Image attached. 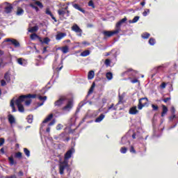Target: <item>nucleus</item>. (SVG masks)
<instances>
[{
	"instance_id": "f257e3e1",
	"label": "nucleus",
	"mask_w": 178,
	"mask_h": 178,
	"mask_svg": "<svg viewBox=\"0 0 178 178\" xmlns=\"http://www.w3.org/2000/svg\"><path fill=\"white\" fill-rule=\"evenodd\" d=\"M149 106V99L147 97H142L138 99V109L139 111L143 110L144 107Z\"/></svg>"
},
{
	"instance_id": "f03ea898",
	"label": "nucleus",
	"mask_w": 178,
	"mask_h": 178,
	"mask_svg": "<svg viewBox=\"0 0 178 178\" xmlns=\"http://www.w3.org/2000/svg\"><path fill=\"white\" fill-rule=\"evenodd\" d=\"M36 95L35 94H29V95H23L19 96V97H18V99L16 100V104H22L23 102L25 101V99H35L36 98Z\"/></svg>"
},
{
	"instance_id": "7ed1b4c3",
	"label": "nucleus",
	"mask_w": 178,
	"mask_h": 178,
	"mask_svg": "<svg viewBox=\"0 0 178 178\" xmlns=\"http://www.w3.org/2000/svg\"><path fill=\"white\" fill-rule=\"evenodd\" d=\"M74 106L73 100L72 99H68L67 102V104H65V106L62 107L61 110L64 112H70L72 111Z\"/></svg>"
},
{
	"instance_id": "20e7f679",
	"label": "nucleus",
	"mask_w": 178,
	"mask_h": 178,
	"mask_svg": "<svg viewBox=\"0 0 178 178\" xmlns=\"http://www.w3.org/2000/svg\"><path fill=\"white\" fill-rule=\"evenodd\" d=\"M120 31H121L120 29H115V30L113 31H104L103 34H104V35H105L108 38H111L114 35L119 34Z\"/></svg>"
},
{
	"instance_id": "39448f33",
	"label": "nucleus",
	"mask_w": 178,
	"mask_h": 178,
	"mask_svg": "<svg viewBox=\"0 0 178 178\" xmlns=\"http://www.w3.org/2000/svg\"><path fill=\"white\" fill-rule=\"evenodd\" d=\"M3 42H10V44L13 45L15 47H20L19 41H17L16 39L7 38L5 39V40Z\"/></svg>"
},
{
	"instance_id": "423d86ee",
	"label": "nucleus",
	"mask_w": 178,
	"mask_h": 178,
	"mask_svg": "<svg viewBox=\"0 0 178 178\" xmlns=\"http://www.w3.org/2000/svg\"><path fill=\"white\" fill-rule=\"evenodd\" d=\"M71 30L72 31H74L76 34H79V37H81L82 35V29L77 25V24H74L72 27H71Z\"/></svg>"
},
{
	"instance_id": "0eeeda50",
	"label": "nucleus",
	"mask_w": 178,
	"mask_h": 178,
	"mask_svg": "<svg viewBox=\"0 0 178 178\" xmlns=\"http://www.w3.org/2000/svg\"><path fill=\"white\" fill-rule=\"evenodd\" d=\"M65 100H66L65 97H60L55 102L54 106H56L57 108H60L63 105L64 102Z\"/></svg>"
},
{
	"instance_id": "6e6552de",
	"label": "nucleus",
	"mask_w": 178,
	"mask_h": 178,
	"mask_svg": "<svg viewBox=\"0 0 178 178\" xmlns=\"http://www.w3.org/2000/svg\"><path fill=\"white\" fill-rule=\"evenodd\" d=\"M127 22V17H124L123 19H120V21H118L117 24H115V29H119L122 31L120 27L123 24H125Z\"/></svg>"
},
{
	"instance_id": "1a4fd4ad",
	"label": "nucleus",
	"mask_w": 178,
	"mask_h": 178,
	"mask_svg": "<svg viewBox=\"0 0 178 178\" xmlns=\"http://www.w3.org/2000/svg\"><path fill=\"white\" fill-rule=\"evenodd\" d=\"M6 4L8 5V6L4 8L5 13L10 14L13 12V6L10 3L6 2Z\"/></svg>"
},
{
	"instance_id": "9d476101",
	"label": "nucleus",
	"mask_w": 178,
	"mask_h": 178,
	"mask_svg": "<svg viewBox=\"0 0 178 178\" xmlns=\"http://www.w3.org/2000/svg\"><path fill=\"white\" fill-rule=\"evenodd\" d=\"M73 151H74V149L72 148V149L68 150L67 152H65V154L64 155L65 161H66L69 160L70 158H72Z\"/></svg>"
},
{
	"instance_id": "9b49d317",
	"label": "nucleus",
	"mask_w": 178,
	"mask_h": 178,
	"mask_svg": "<svg viewBox=\"0 0 178 178\" xmlns=\"http://www.w3.org/2000/svg\"><path fill=\"white\" fill-rule=\"evenodd\" d=\"M65 162L62 163V164L59 165V174L63 175L64 174V170L67 167V163H65L64 165Z\"/></svg>"
},
{
	"instance_id": "f8f14e48",
	"label": "nucleus",
	"mask_w": 178,
	"mask_h": 178,
	"mask_svg": "<svg viewBox=\"0 0 178 178\" xmlns=\"http://www.w3.org/2000/svg\"><path fill=\"white\" fill-rule=\"evenodd\" d=\"M161 107H162L161 118H164L167 115V113L169 111V109L164 104H162Z\"/></svg>"
},
{
	"instance_id": "ddd939ff",
	"label": "nucleus",
	"mask_w": 178,
	"mask_h": 178,
	"mask_svg": "<svg viewBox=\"0 0 178 178\" xmlns=\"http://www.w3.org/2000/svg\"><path fill=\"white\" fill-rule=\"evenodd\" d=\"M72 6L74 8L78 10L79 11H80L82 13L85 14L86 13V11L83 8H82L79 4L72 3Z\"/></svg>"
},
{
	"instance_id": "4468645a",
	"label": "nucleus",
	"mask_w": 178,
	"mask_h": 178,
	"mask_svg": "<svg viewBox=\"0 0 178 178\" xmlns=\"http://www.w3.org/2000/svg\"><path fill=\"white\" fill-rule=\"evenodd\" d=\"M129 115H137L138 113V111L137 110V106H132L129 108Z\"/></svg>"
},
{
	"instance_id": "2eb2a0df",
	"label": "nucleus",
	"mask_w": 178,
	"mask_h": 178,
	"mask_svg": "<svg viewBox=\"0 0 178 178\" xmlns=\"http://www.w3.org/2000/svg\"><path fill=\"white\" fill-rule=\"evenodd\" d=\"M45 13L47 15L50 16V17H51V19L53 20H54L55 22H57L56 18L54 17V14H52L51 10H49V8L46 9Z\"/></svg>"
},
{
	"instance_id": "dca6fc26",
	"label": "nucleus",
	"mask_w": 178,
	"mask_h": 178,
	"mask_svg": "<svg viewBox=\"0 0 178 178\" xmlns=\"http://www.w3.org/2000/svg\"><path fill=\"white\" fill-rule=\"evenodd\" d=\"M52 118H54V114L50 113L49 115H47L46 119H44L42 123L43 124L48 123L52 120Z\"/></svg>"
},
{
	"instance_id": "f3484780",
	"label": "nucleus",
	"mask_w": 178,
	"mask_h": 178,
	"mask_svg": "<svg viewBox=\"0 0 178 178\" xmlns=\"http://www.w3.org/2000/svg\"><path fill=\"white\" fill-rule=\"evenodd\" d=\"M65 36H66V33H59L56 35V40H61Z\"/></svg>"
},
{
	"instance_id": "a211bd4d",
	"label": "nucleus",
	"mask_w": 178,
	"mask_h": 178,
	"mask_svg": "<svg viewBox=\"0 0 178 178\" xmlns=\"http://www.w3.org/2000/svg\"><path fill=\"white\" fill-rule=\"evenodd\" d=\"M24 13V10H23L21 7H17L16 15L17 16H22Z\"/></svg>"
},
{
	"instance_id": "6ab92c4d",
	"label": "nucleus",
	"mask_w": 178,
	"mask_h": 178,
	"mask_svg": "<svg viewBox=\"0 0 178 178\" xmlns=\"http://www.w3.org/2000/svg\"><path fill=\"white\" fill-rule=\"evenodd\" d=\"M104 118H105V115L104 114H100V115L97 117L96 120H95V122L96 123L101 122L104 119Z\"/></svg>"
},
{
	"instance_id": "aec40b11",
	"label": "nucleus",
	"mask_w": 178,
	"mask_h": 178,
	"mask_svg": "<svg viewBox=\"0 0 178 178\" xmlns=\"http://www.w3.org/2000/svg\"><path fill=\"white\" fill-rule=\"evenodd\" d=\"M40 42L43 44H46L47 45H49V42L51 41V40L49 38H44V40H42V39H41V38H40Z\"/></svg>"
},
{
	"instance_id": "412c9836",
	"label": "nucleus",
	"mask_w": 178,
	"mask_h": 178,
	"mask_svg": "<svg viewBox=\"0 0 178 178\" xmlns=\"http://www.w3.org/2000/svg\"><path fill=\"white\" fill-rule=\"evenodd\" d=\"M60 51L63 54H67L69 53V47L67 45H65L63 47H60Z\"/></svg>"
},
{
	"instance_id": "4be33fe9",
	"label": "nucleus",
	"mask_w": 178,
	"mask_h": 178,
	"mask_svg": "<svg viewBox=\"0 0 178 178\" xmlns=\"http://www.w3.org/2000/svg\"><path fill=\"white\" fill-rule=\"evenodd\" d=\"M95 76V73L94 72L93 70L89 71V72L88 74V80L92 79Z\"/></svg>"
},
{
	"instance_id": "5701e85b",
	"label": "nucleus",
	"mask_w": 178,
	"mask_h": 178,
	"mask_svg": "<svg viewBox=\"0 0 178 178\" xmlns=\"http://www.w3.org/2000/svg\"><path fill=\"white\" fill-rule=\"evenodd\" d=\"M8 161H9V165H17V162L14 160L13 156L8 157Z\"/></svg>"
},
{
	"instance_id": "b1692460",
	"label": "nucleus",
	"mask_w": 178,
	"mask_h": 178,
	"mask_svg": "<svg viewBox=\"0 0 178 178\" xmlns=\"http://www.w3.org/2000/svg\"><path fill=\"white\" fill-rule=\"evenodd\" d=\"M8 122H9V124H11L15 123V118L13 115H8Z\"/></svg>"
},
{
	"instance_id": "393cba45",
	"label": "nucleus",
	"mask_w": 178,
	"mask_h": 178,
	"mask_svg": "<svg viewBox=\"0 0 178 178\" xmlns=\"http://www.w3.org/2000/svg\"><path fill=\"white\" fill-rule=\"evenodd\" d=\"M16 105L17 106L18 111L20 113H24V106H23L22 104H16Z\"/></svg>"
},
{
	"instance_id": "a878e982",
	"label": "nucleus",
	"mask_w": 178,
	"mask_h": 178,
	"mask_svg": "<svg viewBox=\"0 0 178 178\" xmlns=\"http://www.w3.org/2000/svg\"><path fill=\"white\" fill-rule=\"evenodd\" d=\"M90 54V50H85L84 51L81 52V54H80V56L86 57V56H88Z\"/></svg>"
},
{
	"instance_id": "bb28decb",
	"label": "nucleus",
	"mask_w": 178,
	"mask_h": 178,
	"mask_svg": "<svg viewBox=\"0 0 178 178\" xmlns=\"http://www.w3.org/2000/svg\"><path fill=\"white\" fill-rule=\"evenodd\" d=\"M39 30V27L38 26H35L33 27H31V29L29 30V33H33L37 32Z\"/></svg>"
},
{
	"instance_id": "cd10ccee",
	"label": "nucleus",
	"mask_w": 178,
	"mask_h": 178,
	"mask_svg": "<svg viewBox=\"0 0 178 178\" xmlns=\"http://www.w3.org/2000/svg\"><path fill=\"white\" fill-rule=\"evenodd\" d=\"M149 36H151V34H149V33L145 32L141 34V38L147 40L149 38Z\"/></svg>"
},
{
	"instance_id": "c85d7f7f",
	"label": "nucleus",
	"mask_w": 178,
	"mask_h": 178,
	"mask_svg": "<svg viewBox=\"0 0 178 178\" xmlns=\"http://www.w3.org/2000/svg\"><path fill=\"white\" fill-rule=\"evenodd\" d=\"M106 78L108 80L111 81L113 78V75L112 72H106Z\"/></svg>"
},
{
	"instance_id": "c756f323",
	"label": "nucleus",
	"mask_w": 178,
	"mask_h": 178,
	"mask_svg": "<svg viewBox=\"0 0 178 178\" xmlns=\"http://www.w3.org/2000/svg\"><path fill=\"white\" fill-rule=\"evenodd\" d=\"M4 79H5L6 81H7L8 83L10 82V74L8 72L5 73Z\"/></svg>"
},
{
	"instance_id": "7c9ffc66",
	"label": "nucleus",
	"mask_w": 178,
	"mask_h": 178,
	"mask_svg": "<svg viewBox=\"0 0 178 178\" xmlns=\"http://www.w3.org/2000/svg\"><path fill=\"white\" fill-rule=\"evenodd\" d=\"M95 88V83H92V86L90 88H89V90L88 92V95H91L93 92V90Z\"/></svg>"
},
{
	"instance_id": "2f4dec72",
	"label": "nucleus",
	"mask_w": 178,
	"mask_h": 178,
	"mask_svg": "<svg viewBox=\"0 0 178 178\" xmlns=\"http://www.w3.org/2000/svg\"><path fill=\"white\" fill-rule=\"evenodd\" d=\"M58 16H64L66 14V10H64V9H58Z\"/></svg>"
},
{
	"instance_id": "473e14b6",
	"label": "nucleus",
	"mask_w": 178,
	"mask_h": 178,
	"mask_svg": "<svg viewBox=\"0 0 178 178\" xmlns=\"http://www.w3.org/2000/svg\"><path fill=\"white\" fill-rule=\"evenodd\" d=\"M24 154H26V157L30 158L31 156V152L27 148H24Z\"/></svg>"
},
{
	"instance_id": "72a5a7b5",
	"label": "nucleus",
	"mask_w": 178,
	"mask_h": 178,
	"mask_svg": "<svg viewBox=\"0 0 178 178\" xmlns=\"http://www.w3.org/2000/svg\"><path fill=\"white\" fill-rule=\"evenodd\" d=\"M88 6L91 7L92 9H95V4L92 0L88 1Z\"/></svg>"
},
{
	"instance_id": "f704fd0d",
	"label": "nucleus",
	"mask_w": 178,
	"mask_h": 178,
	"mask_svg": "<svg viewBox=\"0 0 178 178\" xmlns=\"http://www.w3.org/2000/svg\"><path fill=\"white\" fill-rule=\"evenodd\" d=\"M33 4L38 6L40 9H42L44 7L42 3H41L40 1H35Z\"/></svg>"
},
{
	"instance_id": "c9c22d12",
	"label": "nucleus",
	"mask_w": 178,
	"mask_h": 178,
	"mask_svg": "<svg viewBox=\"0 0 178 178\" xmlns=\"http://www.w3.org/2000/svg\"><path fill=\"white\" fill-rule=\"evenodd\" d=\"M36 38H38V40H40V37L38 35H37L36 33H33V34L31 35V39L32 40H35Z\"/></svg>"
},
{
	"instance_id": "e433bc0d",
	"label": "nucleus",
	"mask_w": 178,
	"mask_h": 178,
	"mask_svg": "<svg viewBox=\"0 0 178 178\" xmlns=\"http://www.w3.org/2000/svg\"><path fill=\"white\" fill-rule=\"evenodd\" d=\"M26 120L29 124H31L33 122V115H28Z\"/></svg>"
},
{
	"instance_id": "4c0bfd02",
	"label": "nucleus",
	"mask_w": 178,
	"mask_h": 178,
	"mask_svg": "<svg viewBox=\"0 0 178 178\" xmlns=\"http://www.w3.org/2000/svg\"><path fill=\"white\" fill-rule=\"evenodd\" d=\"M15 158L21 159L22 158V153L21 152H17L16 154H15Z\"/></svg>"
},
{
	"instance_id": "58836bf2",
	"label": "nucleus",
	"mask_w": 178,
	"mask_h": 178,
	"mask_svg": "<svg viewBox=\"0 0 178 178\" xmlns=\"http://www.w3.org/2000/svg\"><path fill=\"white\" fill-rule=\"evenodd\" d=\"M138 19H140V17L139 16H135L134 18H133L132 21H129V22L131 23V24H135L138 21Z\"/></svg>"
},
{
	"instance_id": "ea45409f",
	"label": "nucleus",
	"mask_w": 178,
	"mask_h": 178,
	"mask_svg": "<svg viewBox=\"0 0 178 178\" xmlns=\"http://www.w3.org/2000/svg\"><path fill=\"white\" fill-rule=\"evenodd\" d=\"M111 110H112V111H116V110H117V108L114 107V104H112L111 105V106H108V111H107V113L110 112V111H111Z\"/></svg>"
},
{
	"instance_id": "a19ab883",
	"label": "nucleus",
	"mask_w": 178,
	"mask_h": 178,
	"mask_svg": "<svg viewBox=\"0 0 178 178\" xmlns=\"http://www.w3.org/2000/svg\"><path fill=\"white\" fill-rule=\"evenodd\" d=\"M29 6H31L33 9L35 10V12H39L40 9L38 7L35 6L33 3L29 4Z\"/></svg>"
},
{
	"instance_id": "79ce46f5",
	"label": "nucleus",
	"mask_w": 178,
	"mask_h": 178,
	"mask_svg": "<svg viewBox=\"0 0 178 178\" xmlns=\"http://www.w3.org/2000/svg\"><path fill=\"white\" fill-rule=\"evenodd\" d=\"M127 152V147H122L120 148V153L121 154H126Z\"/></svg>"
},
{
	"instance_id": "37998d69",
	"label": "nucleus",
	"mask_w": 178,
	"mask_h": 178,
	"mask_svg": "<svg viewBox=\"0 0 178 178\" xmlns=\"http://www.w3.org/2000/svg\"><path fill=\"white\" fill-rule=\"evenodd\" d=\"M155 42H156V41H155V39L154 38H150L149 40V44L150 45H152V46L154 45Z\"/></svg>"
},
{
	"instance_id": "c03bdc74",
	"label": "nucleus",
	"mask_w": 178,
	"mask_h": 178,
	"mask_svg": "<svg viewBox=\"0 0 178 178\" xmlns=\"http://www.w3.org/2000/svg\"><path fill=\"white\" fill-rule=\"evenodd\" d=\"M111 61L110 59L106 58V59L105 60V65H106V67H109V66L111 65Z\"/></svg>"
},
{
	"instance_id": "a18cd8bd",
	"label": "nucleus",
	"mask_w": 178,
	"mask_h": 178,
	"mask_svg": "<svg viewBox=\"0 0 178 178\" xmlns=\"http://www.w3.org/2000/svg\"><path fill=\"white\" fill-rule=\"evenodd\" d=\"M152 111H156L159 110V106L155 104H152Z\"/></svg>"
},
{
	"instance_id": "49530a36",
	"label": "nucleus",
	"mask_w": 178,
	"mask_h": 178,
	"mask_svg": "<svg viewBox=\"0 0 178 178\" xmlns=\"http://www.w3.org/2000/svg\"><path fill=\"white\" fill-rule=\"evenodd\" d=\"M38 99H40V101H43L45 102L47 100V97L46 96H38Z\"/></svg>"
},
{
	"instance_id": "de8ad7c7",
	"label": "nucleus",
	"mask_w": 178,
	"mask_h": 178,
	"mask_svg": "<svg viewBox=\"0 0 178 178\" xmlns=\"http://www.w3.org/2000/svg\"><path fill=\"white\" fill-rule=\"evenodd\" d=\"M129 151H130V152L132 153V154H136V150H135L134 146L130 147Z\"/></svg>"
},
{
	"instance_id": "09e8293b",
	"label": "nucleus",
	"mask_w": 178,
	"mask_h": 178,
	"mask_svg": "<svg viewBox=\"0 0 178 178\" xmlns=\"http://www.w3.org/2000/svg\"><path fill=\"white\" fill-rule=\"evenodd\" d=\"M5 143V140L3 138H0V147L3 145V144Z\"/></svg>"
},
{
	"instance_id": "8fccbe9b",
	"label": "nucleus",
	"mask_w": 178,
	"mask_h": 178,
	"mask_svg": "<svg viewBox=\"0 0 178 178\" xmlns=\"http://www.w3.org/2000/svg\"><path fill=\"white\" fill-rule=\"evenodd\" d=\"M23 59L22 58H17V63L21 65H23Z\"/></svg>"
},
{
	"instance_id": "3c124183",
	"label": "nucleus",
	"mask_w": 178,
	"mask_h": 178,
	"mask_svg": "<svg viewBox=\"0 0 178 178\" xmlns=\"http://www.w3.org/2000/svg\"><path fill=\"white\" fill-rule=\"evenodd\" d=\"M166 83L163 82L161 85H160V88H161V89H165V88H166Z\"/></svg>"
},
{
	"instance_id": "603ef678",
	"label": "nucleus",
	"mask_w": 178,
	"mask_h": 178,
	"mask_svg": "<svg viewBox=\"0 0 178 178\" xmlns=\"http://www.w3.org/2000/svg\"><path fill=\"white\" fill-rule=\"evenodd\" d=\"M56 120H52L51 122L49 123V127L54 126L55 124Z\"/></svg>"
},
{
	"instance_id": "864d4df0",
	"label": "nucleus",
	"mask_w": 178,
	"mask_h": 178,
	"mask_svg": "<svg viewBox=\"0 0 178 178\" xmlns=\"http://www.w3.org/2000/svg\"><path fill=\"white\" fill-rule=\"evenodd\" d=\"M171 113L172 115H175V112H176V110H175V108L174 106L171 107Z\"/></svg>"
},
{
	"instance_id": "5fc2aeb1",
	"label": "nucleus",
	"mask_w": 178,
	"mask_h": 178,
	"mask_svg": "<svg viewBox=\"0 0 178 178\" xmlns=\"http://www.w3.org/2000/svg\"><path fill=\"white\" fill-rule=\"evenodd\" d=\"M176 118L175 114H172V115L170 116V118H168V119L170 120V121H172L173 119H175Z\"/></svg>"
},
{
	"instance_id": "6e6d98bb",
	"label": "nucleus",
	"mask_w": 178,
	"mask_h": 178,
	"mask_svg": "<svg viewBox=\"0 0 178 178\" xmlns=\"http://www.w3.org/2000/svg\"><path fill=\"white\" fill-rule=\"evenodd\" d=\"M0 83H1V86H6V81H5V80L4 79H2L1 81H0Z\"/></svg>"
},
{
	"instance_id": "4d7b16f0",
	"label": "nucleus",
	"mask_w": 178,
	"mask_h": 178,
	"mask_svg": "<svg viewBox=\"0 0 178 178\" xmlns=\"http://www.w3.org/2000/svg\"><path fill=\"white\" fill-rule=\"evenodd\" d=\"M168 101H170V97H165L163 99V102H164V103H167Z\"/></svg>"
},
{
	"instance_id": "13d9d810",
	"label": "nucleus",
	"mask_w": 178,
	"mask_h": 178,
	"mask_svg": "<svg viewBox=\"0 0 178 178\" xmlns=\"http://www.w3.org/2000/svg\"><path fill=\"white\" fill-rule=\"evenodd\" d=\"M31 104V100H26V101L25 102L26 106H30Z\"/></svg>"
},
{
	"instance_id": "bf43d9fd",
	"label": "nucleus",
	"mask_w": 178,
	"mask_h": 178,
	"mask_svg": "<svg viewBox=\"0 0 178 178\" xmlns=\"http://www.w3.org/2000/svg\"><path fill=\"white\" fill-rule=\"evenodd\" d=\"M131 83H137L138 82V80L136 79H131Z\"/></svg>"
},
{
	"instance_id": "052dcab7",
	"label": "nucleus",
	"mask_w": 178,
	"mask_h": 178,
	"mask_svg": "<svg viewBox=\"0 0 178 178\" xmlns=\"http://www.w3.org/2000/svg\"><path fill=\"white\" fill-rule=\"evenodd\" d=\"M127 72H134L135 73H137V71L132 70V68L127 69Z\"/></svg>"
},
{
	"instance_id": "680f3d73",
	"label": "nucleus",
	"mask_w": 178,
	"mask_h": 178,
	"mask_svg": "<svg viewBox=\"0 0 178 178\" xmlns=\"http://www.w3.org/2000/svg\"><path fill=\"white\" fill-rule=\"evenodd\" d=\"M10 106H11V107H15V106L14 105V101H13V99H12V100L10 101Z\"/></svg>"
},
{
	"instance_id": "e2e57ef3",
	"label": "nucleus",
	"mask_w": 178,
	"mask_h": 178,
	"mask_svg": "<svg viewBox=\"0 0 178 178\" xmlns=\"http://www.w3.org/2000/svg\"><path fill=\"white\" fill-rule=\"evenodd\" d=\"M47 47H43V51H42V54H45L47 51Z\"/></svg>"
},
{
	"instance_id": "0e129e2a",
	"label": "nucleus",
	"mask_w": 178,
	"mask_h": 178,
	"mask_svg": "<svg viewBox=\"0 0 178 178\" xmlns=\"http://www.w3.org/2000/svg\"><path fill=\"white\" fill-rule=\"evenodd\" d=\"M0 153H1L2 154H5V150H4V148L2 147L1 149H0Z\"/></svg>"
},
{
	"instance_id": "69168bd1",
	"label": "nucleus",
	"mask_w": 178,
	"mask_h": 178,
	"mask_svg": "<svg viewBox=\"0 0 178 178\" xmlns=\"http://www.w3.org/2000/svg\"><path fill=\"white\" fill-rule=\"evenodd\" d=\"M6 178H17L15 175H13L12 176H9V177H6Z\"/></svg>"
},
{
	"instance_id": "338daca9",
	"label": "nucleus",
	"mask_w": 178,
	"mask_h": 178,
	"mask_svg": "<svg viewBox=\"0 0 178 178\" xmlns=\"http://www.w3.org/2000/svg\"><path fill=\"white\" fill-rule=\"evenodd\" d=\"M63 65H61V67H58V68H56V72H59V71H60V70L63 69Z\"/></svg>"
},
{
	"instance_id": "774afa93",
	"label": "nucleus",
	"mask_w": 178,
	"mask_h": 178,
	"mask_svg": "<svg viewBox=\"0 0 178 178\" xmlns=\"http://www.w3.org/2000/svg\"><path fill=\"white\" fill-rule=\"evenodd\" d=\"M82 44L88 46V45H90V43H88L86 41H84V42H82Z\"/></svg>"
}]
</instances>
